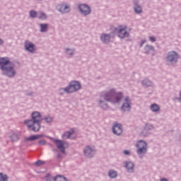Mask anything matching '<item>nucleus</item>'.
I'll return each mask as SVG.
<instances>
[{
    "label": "nucleus",
    "instance_id": "nucleus-26",
    "mask_svg": "<svg viewBox=\"0 0 181 181\" xmlns=\"http://www.w3.org/2000/svg\"><path fill=\"white\" fill-rule=\"evenodd\" d=\"M134 11L136 13H141L142 12V8L140 6H136L134 7Z\"/></svg>",
    "mask_w": 181,
    "mask_h": 181
},
{
    "label": "nucleus",
    "instance_id": "nucleus-35",
    "mask_svg": "<svg viewBox=\"0 0 181 181\" xmlns=\"http://www.w3.org/2000/svg\"><path fill=\"white\" fill-rule=\"evenodd\" d=\"M2 43H4V41H2L1 39H0V45H2Z\"/></svg>",
    "mask_w": 181,
    "mask_h": 181
},
{
    "label": "nucleus",
    "instance_id": "nucleus-29",
    "mask_svg": "<svg viewBox=\"0 0 181 181\" xmlns=\"http://www.w3.org/2000/svg\"><path fill=\"white\" fill-rule=\"evenodd\" d=\"M36 166H42V165H45V161H42V160H37L35 163Z\"/></svg>",
    "mask_w": 181,
    "mask_h": 181
},
{
    "label": "nucleus",
    "instance_id": "nucleus-15",
    "mask_svg": "<svg viewBox=\"0 0 181 181\" xmlns=\"http://www.w3.org/2000/svg\"><path fill=\"white\" fill-rule=\"evenodd\" d=\"M100 40L103 43H110V40H111V37L107 34H103L100 37Z\"/></svg>",
    "mask_w": 181,
    "mask_h": 181
},
{
    "label": "nucleus",
    "instance_id": "nucleus-1",
    "mask_svg": "<svg viewBox=\"0 0 181 181\" xmlns=\"http://www.w3.org/2000/svg\"><path fill=\"white\" fill-rule=\"evenodd\" d=\"M123 97L124 96L122 95V93H117L115 91V89H110L106 92L102 93L101 100H99V105L104 109L108 108V105H107V103H105L103 100L115 104L117 103H119Z\"/></svg>",
    "mask_w": 181,
    "mask_h": 181
},
{
    "label": "nucleus",
    "instance_id": "nucleus-3",
    "mask_svg": "<svg viewBox=\"0 0 181 181\" xmlns=\"http://www.w3.org/2000/svg\"><path fill=\"white\" fill-rule=\"evenodd\" d=\"M10 64L9 58H0V66L4 74L8 77H13L16 74L15 69L13 66H9Z\"/></svg>",
    "mask_w": 181,
    "mask_h": 181
},
{
    "label": "nucleus",
    "instance_id": "nucleus-24",
    "mask_svg": "<svg viewBox=\"0 0 181 181\" xmlns=\"http://www.w3.org/2000/svg\"><path fill=\"white\" fill-rule=\"evenodd\" d=\"M38 18L41 21H45V19H46L47 18V16H46V14L45 13L40 12Z\"/></svg>",
    "mask_w": 181,
    "mask_h": 181
},
{
    "label": "nucleus",
    "instance_id": "nucleus-21",
    "mask_svg": "<svg viewBox=\"0 0 181 181\" xmlns=\"http://www.w3.org/2000/svg\"><path fill=\"white\" fill-rule=\"evenodd\" d=\"M151 52H155V48L152 46L147 45L145 47V52L146 53H151Z\"/></svg>",
    "mask_w": 181,
    "mask_h": 181
},
{
    "label": "nucleus",
    "instance_id": "nucleus-18",
    "mask_svg": "<svg viewBox=\"0 0 181 181\" xmlns=\"http://www.w3.org/2000/svg\"><path fill=\"white\" fill-rule=\"evenodd\" d=\"M42 137H43V135H40V134L34 135V136L28 137L26 139V141H36V139H40V138H42Z\"/></svg>",
    "mask_w": 181,
    "mask_h": 181
},
{
    "label": "nucleus",
    "instance_id": "nucleus-8",
    "mask_svg": "<svg viewBox=\"0 0 181 181\" xmlns=\"http://www.w3.org/2000/svg\"><path fill=\"white\" fill-rule=\"evenodd\" d=\"M78 8L82 15H84L85 16H87V15H90V13H91V8H90V6L86 4H80Z\"/></svg>",
    "mask_w": 181,
    "mask_h": 181
},
{
    "label": "nucleus",
    "instance_id": "nucleus-22",
    "mask_svg": "<svg viewBox=\"0 0 181 181\" xmlns=\"http://www.w3.org/2000/svg\"><path fill=\"white\" fill-rule=\"evenodd\" d=\"M54 181H69V180H67V178L62 175H57L54 178Z\"/></svg>",
    "mask_w": 181,
    "mask_h": 181
},
{
    "label": "nucleus",
    "instance_id": "nucleus-10",
    "mask_svg": "<svg viewBox=\"0 0 181 181\" xmlns=\"http://www.w3.org/2000/svg\"><path fill=\"white\" fill-rule=\"evenodd\" d=\"M84 155L87 158H93L95 155V150L90 146H86L84 149Z\"/></svg>",
    "mask_w": 181,
    "mask_h": 181
},
{
    "label": "nucleus",
    "instance_id": "nucleus-11",
    "mask_svg": "<svg viewBox=\"0 0 181 181\" xmlns=\"http://www.w3.org/2000/svg\"><path fill=\"white\" fill-rule=\"evenodd\" d=\"M57 9L62 13H68V12H70V6L66 4H59L57 6Z\"/></svg>",
    "mask_w": 181,
    "mask_h": 181
},
{
    "label": "nucleus",
    "instance_id": "nucleus-17",
    "mask_svg": "<svg viewBox=\"0 0 181 181\" xmlns=\"http://www.w3.org/2000/svg\"><path fill=\"white\" fill-rule=\"evenodd\" d=\"M74 134V130L71 129L70 132H66L62 134L63 139H69Z\"/></svg>",
    "mask_w": 181,
    "mask_h": 181
},
{
    "label": "nucleus",
    "instance_id": "nucleus-12",
    "mask_svg": "<svg viewBox=\"0 0 181 181\" xmlns=\"http://www.w3.org/2000/svg\"><path fill=\"white\" fill-rule=\"evenodd\" d=\"M131 109V100H129V97H126L124 98V102L122 106V110L123 111H129Z\"/></svg>",
    "mask_w": 181,
    "mask_h": 181
},
{
    "label": "nucleus",
    "instance_id": "nucleus-31",
    "mask_svg": "<svg viewBox=\"0 0 181 181\" xmlns=\"http://www.w3.org/2000/svg\"><path fill=\"white\" fill-rule=\"evenodd\" d=\"M149 40H150V42H156V37H153V36L149 37Z\"/></svg>",
    "mask_w": 181,
    "mask_h": 181
},
{
    "label": "nucleus",
    "instance_id": "nucleus-16",
    "mask_svg": "<svg viewBox=\"0 0 181 181\" xmlns=\"http://www.w3.org/2000/svg\"><path fill=\"white\" fill-rule=\"evenodd\" d=\"M126 168L127 169L128 172H130V173H132L134 172V163L132 162H126Z\"/></svg>",
    "mask_w": 181,
    "mask_h": 181
},
{
    "label": "nucleus",
    "instance_id": "nucleus-14",
    "mask_svg": "<svg viewBox=\"0 0 181 181\" xmlns=\"http://www.w3.org/2000/svg\"><path fill=\"white\" fill-rule=\"evenodd\" d=\"M25 48L30 53H33V52H35V45L29 41L25 42Z\"/></svg>",
    "mask_w": 181,
    "mask_h": 181
},
{
    "label": "nucleus",
    "instance_id": "nucleus-36",
    "mask_svg": "<svg viewBox=\"0 0 181 181\" xmlns=\"http://www.w3.org/2000/svg\"><path fill=\"white\" fill-rule=\"evenodd\" d=\"M160 181H168V180H166V179L163 178V179H161V180H160Z\"/></svg>",
    "mask_w": 181,
    "mask_h": 181
},
{
    "label": "nucleus",
    "instance_id": "nucleus-6",
    "mask_svg": "<svg viewBox=\"0 0 181 181\" xmlns=\"http://www.w3.org/2000/svg\"><path fill=\"white\" fill-rule=\"evenodd\" d=\"M136 146H137V153L138 155H142V153H146V149L148 148V145L146 144V142L140 140L137 142L136 144Z\"/></svg>",
    "mask_w": 181,
    "mask_h": 181
},
{
    "label": "nucleus",
    "instance_id": "nucleus-20",
    "mask_svg": "<svg viewBox=\"0 0 181 181\" xmlns=\"http://www.w3.org/2000/svg\"><path fill=\"white\" fill-rule=\"evenodd\" d=\"M108 175H109L110 177H111L112 179H115V177H117V176H118V173H117V171H115L112 170H110L109 171Z\"/></svg>",
    "mask_w": 181,
    "mask_h": 181
},
{
    "label": "nucleus",
    "instance_id": "nucleus-30",
    "mask_svg": "<svg viewBox=\"0 0 181 181\" xmlns=\"http://www.w3.org/2000/svg\"><path fill=\"white\" fill-rule=\"evenodd\" d=\"M45 119L46 122H52V121H53V119L50 117H46Z\"/></svg>",
    "mask_w": 181,
    "mask_h": 181
},
{
    "label": "nucleus",
    "instance_id": "nucleus-37",
    "mask_svg": "<svg viewBox=\"0 0 181 181\" xmlns=\"http://www.w3.org/2000/svg\"><path fill=\"white\" fill-rule=\"evenodd\" d=\"M73 53H74L73 51H71L70 56H72Z\"/></svg>",
    "mask_w": 181,
    "mask_h": 181
},
{
    "label": "nucleus",
    "instance_id": "nucleus-28",
    "mask_svg": "<svg viewBox=\"0 0 181 181\" xmlns=\"http://www.w3.org/2000/svg\"><path fill=\"white\" fill-rule=\"evenodd\" d=\"M30 16L31 18H36V16H37V13L36 11H31L30 12Z\"/></svg>",
    "mask_w": 181,
    "mask_h": 181
},
{
    "label": "nucleus",
    "instance_id": "nucleus-4",
    "mask_svg": "<svg viewBox=\"0 0 181 181\" xmlns=\"http://www.w3.org/2000/svg\"><path fill=\"white\" fill-rule=\"evenodd\" d=\"M81 88V84L78 81H71L69 86L65 88H61L59 93L61 94H64V93H74L75 91H78Z\"/></svg>",
    "mask_w": 181,
    "mask_h": 181
},
{
    "label": "nucleus",
    "instance_id": "nucleus-25",
    "mask_svg": "<svg viewBox=\"0 0 181 181\" xmlns=\"http://www.w3.org/2000/svg\"><path fill=\"white\" fill-rule=\"evenodd\" d=\"M0 181H8V176L3 173H0Z\"/></svg>",
    "mask_w": 181,
    "mask_h": 181
},
{
    "label": "nucleus",
    "instance_id": "nucleus-5",
    "mask_svg": "<svg viewBox=\"0 0 181 181\" xmlns=\"http://www.w3.org/2000/svg\"><path fill=\"white\" fill-rule=\"evenodd\" d=\"M115 32L117 33L118 37L120 39L129 36V32L127 31V25H119L118 28L115 29Z\"/></svg>",
    "mask_w": 181,
    "mask_h": 181
},
{
    "label": "nucleus",
    "instance_id": "nucleus-19",
    "mask_svg": "<svg viewBox=\"0 0 181 181\" xmlns=\"http://www.w3.org/2000/svg\"><path fill=\"white\" fill-rule=\"evenodd\" d=\"M151 110L153 112H158V111L160 110V107H159V105L154 103L151 105Z\"/></svg>",
    "mask_w": 181,
    "mask_h": 181
},
{
    "label": "nucleus",
    "instance_id": "nucleus-33",
    "mask_svg": "<svg viewBox=\"0 0 181 181\" xmlns=\"http://www.w3.org/2000/svg\"><path fill=\"white\" fill-rule=\"evenodd\" d=\"M124 155H129V151L128 150L124 151Z\"/></svg>",
    "mask_w": 181,
    "mask_h": 181
},
{
    "label": "nucleus",
    "instance_id": "nucleus-32",
    "mask_svg": "<svg viewBox=\"0 0 181 181\" xmlns=\"http://www.w3.org/2000/svg\"><path fill=\"white\" fill-rule=\"evenodd\" d=\"M39 144H40V145H46V141H45V140H40V141H39Z\"/></svg>",
    "mask_w": 181,
    "mask_h": 181
},
{
    "label": "nucleus",
    "instance_id": "nucleus-23",
    "mask_svg": "<svg viewBox=\"0 0 181 181\" xmlns=\"http://www.w3.org/2000/svg\"><path fill=\"white\" fill-rule=\"evenodd\" d=\"M41 29H40V32L42 33H45V32H47V24H40V25Z\"/></svg>",
    "mask_w": 181,
    "mask_h": 181
},
{
    "label": "nucleus",
    "instance_id": "nucleus-27",
    "mask_svg": "<svg viewBox=\"0 0 181 181\" xmlns=\"http://www.w3.org/2000/svg\"><path fill=\"white\" fill-rule=\"evenodd\" d=\"M142 84L143 86H146L147 87H148L149 86H151V81H149L148 79H145L142 81Z\"/></svg>",
    "mask_w": 181,
    "mask_h": 181
},
{
    "label": "nucleus",
    "instance_id": "nucleus-34",
    "mask_svg": "<svg viewBox=\"0 0 181 181\" xmlns=\"http://www.w3.org/2000/svg\"><path fill=\"white\" fill-rule=\"evenodd\" d=\"M146 40H143V41L141 42V46H142V45H144V43H146Z\"/></svg>",
    "mask_w": 181,
    "mask_h": 181
},
{
    "label": "nucleus",
    "instance_id": "nucleus-9",
    "mask_svg": "<svg viewBox=\"0 0 181 181\" xmlns=\"http://www.w3.org/2000/svg\"><path fill=\"white\" fill-rule=\"evenodd\" d=\"M55 144L58 149H59L62 153H66V151L64 150V148H66L67 143L60 140H55Z\"/></svg>",
    "mask_w": 181,
    "mask_h": 181
},
{
    "label": "nucleus",
    "instance_id": "nucleus-7",
    "mask_svg": "<svg viewBox=\"0 0 181 181\" xmlns=\"http://www.w3.org/2000/svg\"><path fill=\"white\" fill-rule=\"evenodd\" d=\"M177 59H179V54H177V52L175 51L168 52L167 57L168 62H170V63H176V62H177Z\"/></svg>",
    "mask_w": 181,
    "mask_h": 181
},
{
    "label": "nucleus",
    "instance_id": "nucleus-2",
    "mask_svg": "<svg viewBox=\"0 0 181 181\" xmlns=\"http://www.w3.org/2000/svg\"><path fill=\"white\" fill-rule=\"evenodd\" d=\"M40 121H42L40 113L34 112L32 114V119L26 120L25 124L28 128H31L33 131L37 132L40 129Z\"/></svg>",
    "mask_w": 181,
    "mask_h": 181
},
{
    "label": "nucleus",
    "instance_id": "nucleus-13",
    "mask_svg": "<svg viewBox=\"0 0 181 181\" xmlns=\"http://www.w3.org/2000/svg\"><path fill=\"white\" fill-rule=\"evenodd\" d=\"M113 133L115 135H121L122 134V126L119 124H116L113 126Z\"/></svg>",
    "mask_w": 181,
    "mask_h": 181
}]
</instances>
